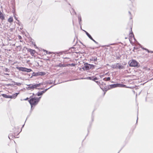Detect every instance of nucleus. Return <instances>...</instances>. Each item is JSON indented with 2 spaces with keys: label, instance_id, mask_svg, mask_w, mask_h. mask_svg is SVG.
Listing matches in <instances>:
<instances>
[{
  "label": "nucleus",
  "instance_id": "24",
  "mask_svg": "<svg viewBox=\"0 0 153 153\" xmlns=\"http://www.w3.org/2000/svg\"><path fill=\"white\" fill-rule=\"evenodd\" d=\"M78 19H79V24L80 25H81L80 22H81V21H82V19H81V16H79V17H78Z\"/></svg>",
  "mask_w": 153,
  "mask_h": 153
},
{
  "label": "nucleus",
  "instance_id": "30",
  "mask_svg": "<svg viewBox=\"0 0 153 153\" xmlns=\"http://www.w3.org/2000/svg\"><path fill=\"white\" fill-rule=\"evenodd\" d=\"M93 61L94 62H96L97 60V58L96 57H94L93 59Z\"/></svg>",
  "mask_w": 153,
  "mask_h": 153
},
{
  "label": "nucleus",
  "instance_id": "37",
  "mask_svg": "<svg viewBox=\"0 0 153 153\" xmlns=\"http://www.w3.org/2000/svg\"><path fill=\"white\" fill-rule=\"evenodd\" d=\"M71 65L72 66H75V64L74 63H72L71 64Z\"/></svg>",
  "mask_w": 153,
  "mask_h": 153
},
{
  "label": "nucleus",
  "instance_id": "59",
  "mask_svg": "<svg viewBox=\"0 0 153 153\" xmlns=\"http://www.w3.org/2000/svg\"><path fill=\"white\" fill-rule=\"evenodd\" d=\"M92 120L93 121V117H92Z\"/></svg>",
  "mask_w": 153,
  "mask_h": 153
},
{
  "label": "nucleus",
  "instance_id": "31",
  "mask_svg": "<svg viewBox=\"0 0 153 153\" xmlns=\"http://www.w3.org/2000/svg\"><path fill=\"white\" fill-rule=\"evenodd\" d=\"M86 79H89V80H92V77L88 76L86 78Z\"/></svg>",
  "mask_w": 153,
  "mask_h": 153
},
{
  "label": "nucleus",
  "instance_id": "34",
  "mask_svg": "<svg viewBox=\"0 0 153 153\" xmlns=\"http://www.w3.org/2000/svg\"><path fill=\"white\" fill-rule=\"evenodd\" d=\"M13 18L12 17H10V23H11V22H13Z\"/></svg>",
  "mask_w": 153,
  "mask_h": 153
},
{
  "label": "nucleus",
  "instance_id": "36",
  "mask_svg": "<svg viewBox=\"0 0 153 153\" xmlns=\"http://www.w3.org/2000/svg\"><path fill=\"white\" fill-rule=\"evenodd\" d=\"M62 1V0H56L55 1V2H60Z\"/></svg>",
  "mask_w": 153,
  "mask_h": 153
},
{
  "label": "nucleus",
  "instance_id": "42",
  "mask_svg": "<svg viewBox=\"0 0 153 153\" xmlns=\"http://www.w3.org/2000/svg\"><path fill=\"white\" fill-rule=\"evenodd\" d=\"M29 99V98H28V97H27L26 99H24V100H28Z\"/></svg>",
  "mask_w": 153,
  "mask_h": 153
},
{
  "label": "nucleus",
  "instance_id": "40",
  "mask_svg": "<svg viewBox=\"0 0 153 153\" xmlns=\"http://www.w3.org/2000/svg\"><path fill=\"white\" fill-rule=\"evenodd\" d=\"M43 51L45 52L46 53V54H48V51L44 49L43 50Z\"/></svg>",
  "mask_w": 153,
  "mask_h": 153
},
{
  "label": "nucleus",
  "instance_id": "35",
  "mask_svg": "<svg viewBox=\"0 0 153 153\" xmlns=\"http://www.w3.org/2000/svg\"><path fill=\"white\" fill-rule=\"evenodd\" d=\"M18 37L19 39H21L22 38V37L20 35H18Z\"/></svg>",
  "mask_w": 153,
  "mask_h": 153
},
{
  "label": "nucleus",
  "instance_id": "11",
  "mask_svg": "<svg viewBox=\"0 0 153 153\" xmlns=\"http://www.w3.org/2000/svg\"><path fill=\"white\" fill-rule=\"evenodd\" d=\"M17 129L16 128L14 127L13 128V131H11L13 132V134H14V135L16 134H19V133H18L17 131Z\"/></svg>",
  "mask_w": 153,
  "mask_h": 153
},
{
  "label": "nucleus",
  "instance_id": "58",
  "mask_svg": "<svg viewBox=\"0 0 153 153\" xmlns=\"http://www.w3.org/2000/svg\"><path fill=\"white\" fill-rule=\"evenodd\" d=\"M105 90L106 91H107V90Z\"/></svg>",
  "mask_w": 153,
  "mask_h": 153
},
{
  "label": "nucleus",
  "instance_id": "44",
  "mask_svg": "<svg viewBox=\"0 0 153 153\" xmlns=\"http://www.w3.org/2000/svg\"><path fill=\"white\" fill-rule=\"evenodd\" d=\"M120 58V57L119 56H116V58L117 59H119Z\"/></svg>",
  "mask_w": 153,
  "mask_h": 153
},
{
  "label": "nucleus",
  "instance_id": "14",
  "mask_svg": "<svg viewBox=\"0 0 153 153\" xmlns=\"http://www.w3.org/2000/svg\"><path fill=\"white\" fill-rule=\"evenodd\" d=\"M111 68L114 69H116L117 68V63L115 64H113L111 66Z\"/></svg>",
  "mask_w": 153,
  "mask_h": 153
},
{
  "label": "nucleus",
  "instance_id": "10",
  "mask_svg": "<svg viewBox=\"0 0 153 153\" xmlns=\"http://www.w3.org/2000/svg\"><path fill=\"white\" fill-rule=\"evenodd\" d=\"M117 68L119 69H121L124 68V66L122 65L120 63H117Z\"/></svg>",
  "mask_w": 153,
  "mask_h": 153
},
{
  "label": "nucleus",
  "instance_id": "28",
  "mask_svg": "<svg viewBox=\"0 0 153 153\" xmlns=\"http://www.w3.org/2000/svg\"><path fill=\"white\" fill-rule=\"evenodd\" d=\"M115 45V43H112V44H109L108 45H106L105 46L107 47H109L110 45Z\"/></svg>",
  "mask_w": 153,
  "mask_h": 153
},
{
  "label": "nucleus",
  "instance_id": "64",
  "mask_svg": "<svg viewBox=\"0 0 153 153\" xmlns=\"http://www.w3.org/2000/svg\"><path fill=\"white\" fill-rule=\"evenodd\" d=\"M118 153H119V152H118Z\"/></svg>",
  "mask_w": 153,
  "mask_h": 153
},
{
  "label": "nucleus",
  "instance_id": "43",
  "mask_svg": "<svg viewBox=\"0 0 153 153\" xmlns=\"http://www.w3.org/2000/svg\"><path fill=\"white\" fill-rule=\"evenodd\" d=\"M146 51H147V52L148 53H150V51L149 50H148V49H146Z\"/></svg>",
  "mask_w": 153,
  "mask_h": 153
},
{
  "label": "nucleus",
  "instance_id": "18",
  "mask_svg": "<svg viewBox=\"0 0 153 153\" xmlns=\"http://www.w3.org/2000/svg\"><path fill=\"white\" fill-rule=\"evenodd\" d=\"M53 85L51 86L50 87L48 88L45 89L44 90L42 91H41L40 92H41V93H42V95L45 92L50 88H51L53 87Z\"/></svg>",
  "mask_w": 153,
  "mask_h": 153
},
{
  "label": "nucleus",
  "instance_id": "26",
  "mask_svg": "<svg viewBox=\"0 0 153 153\" xmlns=\"http://www.w3.org/2000/svg\"><path fill=\"white\" fill-rule=\"evenodd\" d=\"M87 35L88 37V38L89 39H90L91 40L92 39V37L89 33L87 34Z\"/></svg>",
  "mask_w": 153,
  "mask_h": 153
},
{
  "label": "nucleus",
  "instance_id": "51",
  "mask_svg": "<svg viewBox=\"0 0 153 153\" xmlns=\"http://www.w3.org/2000/svg\"><path fill=\"white\" fill-rule=\"evenodd\" d=\"M52 83H53V82H49V84H52Z\"/></svg>",
  "mask_w": 153,
  "mask_h": 153
},
{
  "label": "nucleus",
  "instance_id": "2",
  "mask_svg": "<svg viewBox=\"0 0 153 153\" xmlns=\"http://www.w3.org/2000/svg\"><path fill=\"white\" fill-rule=\"evenodd\" d=\"M129 66L130 67L139 68L140 66L139 63L135 60L132 59L129 62Z\"/></svg>",
  "mask_w": 153,
  "mask_h": 153
},
{
  "label": "nucleus",
  "instance_id": "1",
  "mask_svg": "<svg viewBox=\"0 0 153 153\" xmlns=\"http://www.w3.org/2000/svg\"><path fill=\"white\" fill-rule=\"evenodd\" d=\"M30 99L28 100V102L31 105L30 112L33 110L32 107L33 106H35L37 105L39 102V100L36 99V97H30Z\"/></svg>",
  "mask_w": 153,
  "mask_h": 153
},
{
  "label": "nucleus",
  "instance_id": "49",
  "mask_svg": "<svg viewBox=\"0 0 153 153\" xmlns=\"http://www.w3.org/2000/svg\"><path fill=\"white\" fill-rule=\"evenodd\" d=\"M71 48V49H75V48L74 47H72L71 48Z\"/></svg>",
  "mask_w": 153,
  "mask_h": 153
},
{
  "label": "nucleus",
  "instance_id": "5",
  "mask_svg": "<svg viewBox=\"0 0 153 153\" xmlns=\"http://www.w3.org/2000/svg\"><path fill=\"white\" fill-rule=\"evenodd\" d=\"M15 34H17L15 30L13 28H10V38L13 40H16V38H15Z\"/></svg>",
  "mask_w": 153,
  "mask_h": 153
},
{
  "label": "nucleus",
  "instance_id": "33",
  "mask_svg": "<svg viewBox=\"0 0 153 153\" xmlns=\"http://www.w3.org/2000/svg\"><path fill=\"white\" fill-rule=\"evenodd\" d=\"M92 40L93 42H94L96 44H98V42L95 41L93 38L91 39Z\"/></svg>",
  "mask_w": 153,
  "mask_h": 153
},
{
  "label": "nucleus",
  "instance_id": "25",
  "mask_svg": "<svg viewBox=\"0 0 153 153\" xmlns=\"http://www.w3.org/2000/svg\"><path fill=\"white\" fill-rule=\"evenodd\" d=\"M36 95H37L38 96H41L42 95V93L40 92H38L36 94Z\"/></svg>",
  "mask_w": 153,
  "mask_h": 153
},
{
  "label": "nucleus",
  "instance_id": "39",
  "mask_svg": "<svg viewBox=\"0 0 153 153\" xmlns=\"http://www.w3.org/2000/svg\"><path fill=\"white\" fill-rule=\"evenodd\" d=\"M83 30L85 33L86 35H87V34L88 33L86 31L84 30Z\"/></svg>",
  "mask_w": 153,
  "mask_h": 153
},
{
  "label": "nucleus",
  "instance_id": "57",
  "mask_svg": "<svg viewBox=\"0 0 153 153\" xmlns=\"http://www.w3.org/2000/svg\"><path fill=\"white\" fill-rule=\"evenodd\" d=\"M8 137L10 139V137L9 136H8Z\"/></svg>",
  "mask_w": 153,
  "mask_h": 153
},
{
  "label": "nucleus",
  "instance_id": "53",
  "mask_svg": "<svg viewBox=\"0 0 153 153\" xmlns=\"http://www.w3.org/2000/svg\"><path fill=\"white\" fill-rule=\"evenodd\" d=\"M25 125V124H24V125H23L22 126V128H21V129Z\"/></svg>",
  "mask_w": 153,
  "mask_h": 153
},
{
  "label": "nucleus",
  "instance_id": "3",
  "mask_svg": "<svg viewBox=\"0 0 153 153\" xmlns=\"http://www.w3.org/2000/svg\"><path fill=\"white\" fill-rule=\"evenodd\" d=\"M84 66L82 68L84 70H88L90 69H93L94 68L95 66L92 64L85 63L84 64Z\"/></svg>",
  "mask_w": 153,
  "mask_h": 153
},
{
  "label": "nucleus",
  "instance_id": "7",
  "mask_svg": "<svg viewBox=\"0 0 153 153\" xmlns=\"http://www.w3.org/2000/svg\"><path fill=\"white\" fill-rule=\"evenodd\" d=\"M16 68L20 71H22L27 72H29L32 71V70L31 69L27 68L24 67H16Z\"/></svg>",
  "mask_w": 153,
  "mask_h": 153
},
{
  "label": "nucleus",
  "instance_id": "21",
  "mask_svg": "<svg viewBox=\"0 0 153 153\" xmlns=\"http://www.w3.org/2000/svg\"><path fill=\"white\" fill-rule=\"evenodd\" d=\"M39 72V76H44L45 75L46 73L43 72Z\"/></svg>",
  "mask_w": 153,
  "mask_h": 153
},
{
  "label": "nucleus",
  "instance_id": "13",
  "mask_svg": "<svg viewBox=\"0 0 153 153\" xmlns=\"http://www.w3.org/2000/svg\"><path fill=\"white\" fill-rule=\"evenodd\" d=\"M28 51L30 53L31 55L33 56L34 54L35 50L30 49L28 50Z\"/></svg>",
  "mask_w": 153,
  "mask_h": 153
},
{
  "label": "nucleus",
  "instance_id": "9",
  "mask_svg": "<svg viewBox=\"0 0 153 153\" xmlns=\"http://www.w3.org/2000/svg\"><path fill=\"white\" fill-rule=\"evenodd\" d=\"M19 94V92L13 94L12 95H10V99H15L17 96V95Z\"/></svg>",
  "mask_w": 153,
  "mask_h": 153
},
{
  "label": "nucleus",
  "instance_id": "63",
  "mask_svg": "<svg viewBox=\"0 0 153 153\" xmlns=\"http://www.w3.org/2000/svg\"><path fill=\"white\" fill-rule=\"evenodd\" d=\"M41 89H42V88H41Z\"/></svg>",
  "mask_w": 153,
  "mask_h": 153
},
{
  "label": "nucleus",
  "instance_id": "6",
  "mask_svg": "<svg viewBox=\"0 0 153 153\" xmlns=\"http://www.w3.org/2000/svg\"><path fill=\"white\" fill-rule=\"evenodd\" d=\"M111 88H114L117 87L125 88L126 87V85L120 83L114 84L110 85Z\"/></svg>",
  "mask_w": 153,
  "mask_h": 153
},
{
  "label": "nucleus",
  "instance_id": "12",
  "mask_svg": "<svg viewBox=\"0 0 153 153\" xmlns=\"http://www.w3.org/2000/svg\"><path fill=\"white\" fill-rule=\"evenodd\" d=\"M16 42V40H13L12 39H10V45L15 46Z\"/></svg>",
  "mask_w": 153,
  "mask_h": 153
},
{
  "label": "nucleus",
  "instance_id": "52",
  "mask_svg": "<svg viewBox=\"0 0 153 153\" xmlns=\"http://www.w3.org/2000/svg\"><path fill=\"white\" fill-rule=\"evenodd\" d=\"M10 18H9L8 19V21L10 22Z\"/></svg>",
  "mask_w": 153,
  "mask_h": 153
},
{
  "label": "nucleus",
  "instance_id": "54",
  "mask_svg": "<svg viewBox=\"0 0 153 153\" xmlns=\"http://www.w3.org/2000/svg\"><path fill=\"white\" fill-rule=\"evenodd\" d=\"M66 1V2H67V0H62V1Z\"/></svg>",
  "mask_w": 153,
  "mask_h": 153
},
{
  "label": "nucleus",
  "instance_id": "56",
  "mask_svg": "<svg viewBox=\"0 0 153 153\" xmlns=\"http://www.w3.org/2000/svg\"><path fill=\"white\" fill-rule=\"evenodd\" d=\"M95 64H97V63H96V62H95Z\"/></svg>",
  "mask_w": 153,
  "mask_h": 153
},
{
  "label": "nucleus",
  "instance_id": "45",
  "mask_svg": "<svg viewBox=\"0 0 153 153\" xmlns=\"http://www.w3.org/2000/svg\"><path fill=\"white\" fill-rule=\"evenodd\" d=\"M63 58L64 59H70V58H69L68 57H63Z\"/></svg>",
  "mask_w": 153,
  "mask_h": 153
},
{
  "label": "nucleus",
  "instance_id": "29",
  "mask_svg": "<svg viewBox=\"0 0 153 153\" xmlns=\"http://www.w3.org/2000/svg\"><path fill=\"white\" fill-rule=\"evenodd\" d=\"M2 95L3 97L5 98H10V97H9L7 95L5 94H2Z\"/></svg>",
  "mask_w": 153,
  "mask_h": 153
},
{
  "label": "nucleus",
  "instance_id": "23",
  "mask_svg": "<svg viewBox=\"0 0 153 153\" xmlns=\"http://www.w3.org/2000/svg\"><path fill=\"white\" fill-rule=\"evenodd\" d=\"M111 78L109 77L103 78V80L105 81H109L110 80Z\"/></svg>",
  "mask_w": 153,
  "mask_h": 153
},
{
  "label": "nucleus",
  "instance_id": "27",
  "mask_svg": "<svg viewBox=\"0 0 153 153\" xmlns=\"http://www.w3.org/2000/svg\"><path fill=\"white\" fill-rule=\"evenodd\" d=\"M58 66L60 67H64V65L63 64H62L61 63H60L59 65Z\"/></svg>",
  "mask_w": 153,
  "mask_h": 153
},
{
  "label": "nucleus",
  "instance_id": "32",
  "mask_svg": "<svg viewBox=\"0 0 153 153\" xmlns=\"http://www.w3.org/2000/svg\"><path fill=\"white\" fill-rule=\"evenodd\" d=\"M139 45H140V47L143 50H146V48H144L143 47L142 45L139 44Z\"/></svg>",
  "mask_w": 153,
  "mask_h": 153
},
{
  "label": "nucleus",
  "instance_id": "8",
  "mask_svg": "<svg viewBox=\"0 0 153 153\" xmlns=\"http://www.w3.org/2000/svg\"><path fill=\"white\" fill-rule=\"evenodd\" d=\"M12 80L10 79V88L12 87V86H13L14 85H16L18 86H20L21 85V83H17L15 82H14L12 81L11 82V80Z\"/></svg>",
  "mask_w": 153,
  "mask_h": 153
},
{
  "label": "nucleus",
  "instance_id": "48",
  "mask_svg": "<svg viewBox=\"0 0 153 153\" xmlns=\"http://www.w3.org/2000/svg\"><path fill=\"white\" fill-rule=\"evenodd\" d=\"M138 116H137V122H136V123H137V120H138Z\"/></svg>",
  "mask_w": 153,
  "mask_h": 153
},
{
  "label": "nucleus",
  "instance_id": "4",
  "mask_svg": "<svg viewBox=\"0 0 153 153\" xmlns=\"http://www.w3.org/2000/svg\"><path fill=\"white\" fill-rule=\"evenodd\" d=\"M41 85V83H39V84H29L28 85V87L26 88L27 90H30L31 89H33L34 88H36L37 87H39Z\"/></svg>",
  "mask_w": 153,
  "mask_h": 153
},
{
  "label": "nucleus",
  "instance_id": "47",
  "mask_svg": "<svg viewBox=\"0 0 153 153\" xmlns=\"http://www.w3.org/2000/svg\"><path fill=\"white\" fill-rule=\"evenodd\" d=\"M34 95H35V94H34L33 93V95H32V96H31V97H33V96H34Z\"/></svg>",
  "mask_w": 153,
  "mask_h": 153
},
{
  "label": "nucleus",
  "instance_id": "62",
  "mask_svg": "<svg viewBox=\"0 0 153 153\" xmlns=\"http://www.w3.org/2000/svg\"><path fill=\"white\" fill-rule=\"evenodd\" d=\"M73 24H74V22H73Z\"/></svg>",
  "mask_w": 153,
  "mask_h": 153
},
{
  "label": "nucleus",
  "instance_id": "50",
  "mask_svg": "<svg viewBox=\"0 0 153 153\" xmlns=\"http://www.w3.org/2000/svg\"><path fill=\"white\" fill-rule=\"evenodd\" d=\"M128 13H129L130 14V15H131V12H130V11H128Z\"/></svg>",
  "mask_w": 153,
  "mask_h": 153
},
{
  "label": "nucleus",
  "instance_id": "46",
  "mask_svg": "<svg viewBox=\"0 0 153 153\" xmlns=\"http://www.w3.org/2000/svg\"><path fill=\"white\" fill-rule=\"evenodd\" d=\"M52 53L51 52H48V54H51Z\"/></svg>",
  "mask_w": 153,
  "mask_h": 153
},
{
  "label": "nucleus",
  "instance_id": "41",
  "mask_svg": "<svg viewBox=\"0 0 153 153\" xmlns=\"http://www.w3.org/2000/svg\"><path fill=\"white\" fill-rule=\"evenodd\" d=\"M93 59H94V58H91L90 59V61H93Z\"/></svg>",
  "mask_w": 153,
  "mask_h": 153
},
{
  "label": "nucleus",
  "instance_id": "19",
  "mask_svg": "<svg viewBox=\"0 0 153 153\" xmlns=\"http://www.w3.org/2000/svg\"><path fill=\"white\" fill-rule=\"evenodd\" d=\"M12 7L13 8V15H14V18L16 20H17V18L16 17V16H15V10H14V6H13V7Z\"/></svg>",
  "mask_w": 153,
  "mask_h": 153
},
{
  "label": "nucleus",
  "instance_id": "22",
  "mask_svg": "<svg viewBox=\"0 0 153 153\" xmlns=\"http://www.w3.org/2000/svg\"><path fill=\"white\" fill-rule=\"evenodd\" d=\"M0 19L3 20L4 19V17L2 13L0 11Z\"/></svg>",
  "mask_w": 153,
  "mask_h": 153
},
{
  "label": "nucleus",
  "instance_id": "55",
  "mask_svg": "<svg viewBox=\"0 0 153 153\" xmlns=\"http://www.w3.org/2000/svg\"><path fill=\"white\" fill-rule=\"evenodd\" d=\"M150 53H153V51H150Z\"/></svg>",
  "mask_w": 153,
  "mask_h": 153
},
{
  "label": "nucleus",
  "instance_id": "16",
  "mask_svg": "<svg viewBox=\"0 0 153 153\" xmlns=\"http://www.w3.org/2000/svg\"><path fill=\"white\" fill-rule=\"evenodd\" d=\"M70 12L71 15H74L76 14V12L73 8H72L71 10H70Z\"/></svg>",
  "mask_w": 153,
  "mask_h": 153
},
{
  "label": "nucleus",
  "instance_id": "15",
  "mask_svg": "<svg viewBox=\"0 0 153 153\" xmlns=\"http://www.w3.org/2000/svg\"><path fill=\"white\" fill-rule=\"evenodd\" d=\"M39 76V72H33L32 74V76Z\"/></svg>",
  "mask_w": 153,
  "mask_h": 153
},
{
  "label": "nucleus",
  "instance_id": "38",
  "mask_svg": "<svg viewBox=\"0 0 153 153\" xmlns=\"http://www.w3.org/2000/svg\"><path fill=\"white\" fill-rule=\"evenodd\" d=\"M36 99H37L38 100H39V101H40V99L41 98V97H39L38 98V97H36Z\"/></svg>",
  "mask_w": 153,
  "mask_h": 153
},
{
  "label": "nucleus",
  "instance_id": "60",
  "mask_svg": "<svg viewBox=\"0 0 153 153\" xmlns=\"http://www.w3.org/2000/svg\"><path fill=\"white\" fill-rule=\"evenodd\" d=\"M68 4L69 5H71V4H70V3H69Z\"/></svg>",
  "mask_w": 153,
  "mask_h": 153
},
{
  "label": "nucleus",
  "instance_id": "20",
  "mask_svg": "<svg viewBox=\"0 0 153 153\" xmlns=\"http://www.w3.org/2000/svg\"><path fill=\"white\" fill-rule=\"evenodd\" d=\"M98 79V78L97 77H92V80L95 81L98 84V83H99V82H98V81H96V80H97Z\"/></svg>",
  "mask_w": 153,
  "mask_h": 153
},
{
  "label": "nucleus",
  "instance_id": "61",
  "mask_svg": "<svg viewBox=\"0 0 153 153\" xmlns=\"http://www.w3.org/2000/svg\"><path fill=\"white\" fill-rule=\"evenodd\" d=\"M130 19H132V18L131 17L130 18Z\"/></svg>",
  "mask_w": 153,
  "mask_h": 153
},
{
  "label": "nucleus",
  "instance_id": "17",
  "mask_svg": "<svg viewBox=\"0 0 153 153\" xmlns=\"http://www.w3.org/2000/svg\"><path fill=\"white\" fill-rule=\"evenodd\" d=\"M132 28H131V30ZM130 36L131 37V38L133 37L134 38V39L135 40V39L134 37V35L133 34V32L132 31V30H131V32L129 34Z\"/></svg>",
  "mask_w": 153,
  "mask_h": 153
}]
</instances>
